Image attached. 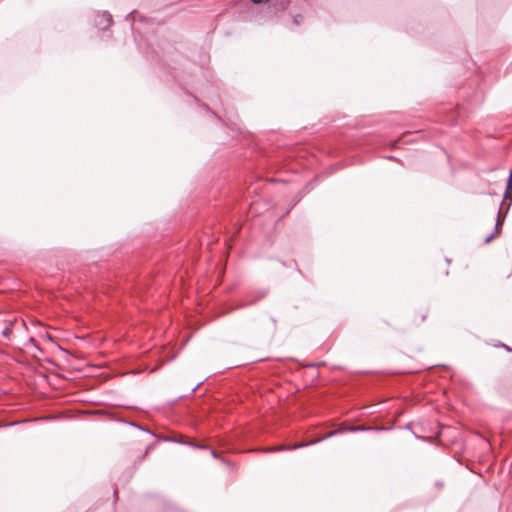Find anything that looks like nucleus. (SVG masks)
<instances>
[{
  "instance_id": "obj_3",
  "label": "nucleus",
  "mask_w": 512,
  "mask_h": 512,
  "mask_svg": "<svg viewBox=\"0 0 512 512\" xmlns=\"http://www.w3.org/2000/svg\"><path fill=\"white\" fill-rule=\"evenodd\" d=\"M494 235H490L485 239V243H489L493 239Z\"/></svg>"
},
{
  "instance_id": "obj_1",
  "label": "nucleus",
  "mask_w": 512,
  "mask_h": 512,
  "mask_svg": "<svg viewBox=\"0 0 512 512\" xmlns=\"http://www.w3.org/2000/svg\"><path fill=\"white\" fill-rule=\"evenodd\" d=\"M97 26L100 29H106L112 24V17L109 13L103 12L98 15V20L96 21Z\"/></svg>"
},
{
  "instance_id": "obj_7",
  "label": "nucleus",
  "mask_w": 512,
  "mask_h": 512,
  "mask_svg": "<svg viewBox=\"0 0 512 512\" xmlns=\"http://www.w3.org/2000/svg\"><path fill=\"white\" fill-rule=\"evenodd\" d=\"M499 225H500V219L498 218V220L496 222V229L498 228Z\"/></svg>"
},
{
  "instance_id": "obj_2",
  "label": "nucleus",
  "mask_w": 512,
  "mask_h": 512,
  "mask_svg": "<svg viewBox=\"0 0 512 512\" xmlns=\"http://www.w3.org/2000/svg\"><path fill=\"white\" fill-rule=\"evenodd\" d=\"M301 19H302V18H301V16H300V15H296V16H294V17H293V22H294V24H295V25H299V24H300V22H301Z\"/></svg>"
},
{
  "instance_id": "obj_9",
  "label": "nucleus",
  "mask_w": 512,
  "mask_h": 512,
  "mask_svg": "<svg viewBox=\"0 0 512 512\" xmlns=\"http://www.w3.org/2000/svg\"><path fill=\"white\" fill-rule=\"evenodd\" d=\"M317 442H319V439H316V440L312 441V444H315Z\"/></svg>"
},
{
  "instance_id": "obj_5",
  "label": "nucleus",
  "mask_w": 512,
  "mask_h": 512,
  "mask_svg": "<svg viewBox=\"0 0 512 512\" xmlns=\"http://www.w3.org/2000/svg\"><path fill=\"white\" fill-rule=\"evenodd\" d=\"M303 446H304V444H298V445H295L293 448L295 449V448H299V447H303Z\"/></svg>"
},
{
  "instance_id": "obj_8",
  "label": "nucleus",
  "mask_w": 512,
  "mask_h": 512,
  "mask_svg": "<svg viewBox=\"0 0 512 512\" xmlns=\"http://www.w3.org/2000/svg\"><path fill=\"white\" fill-rule=\"evenodd\" d=\"M317 442H319V439H316V440L312 441V444H315Z\"/></svg>"
},
{
  "instance_id": "obj_4",
  "label": "nucleus",
  "mask_w": 512,
  "mask_h": 512,
  "mask_svg": "<svg viewBox=\"0 0 512 512\" xmlns=\"http://www.w3.org/2000/svg\"><path fill=\"white\" fill-rule=\"evenodd\" d=\"M336 433H337V431H332V432H330V433L327 435V437H330V436H332V435H334V434H336Z\"/></svg>"
},
{
  "instance_id": "obj_10",
  "label": "nucleus",
  "mask_w": 512,
  "mask_h": 512,
  "mask_svg": "<svg viewBox=\"0 0 512 512\" xmlns=\"http://www.w3.org/2000/svg\"><path fill=\"white\" fill-rule=\"evenodd\" d=\"M317 442H319V439H316V440L312 441V444H315Z\"/></svg>"
},
{
  "instance_id": "obj_6",
  "label": "nucleus",
  "mask_w": 512,
  "mask_h": 512,
  "mask_svg": "<svg viewBox=\"0 0 512 512\" xmlns=\"http://www.w3.org/2000/svg\"><path fill=\"white\" fill-rule=\"evenodd\" d=\"M362 427H353L352 430H362Z\"/></svg>"
}]
</instances>
